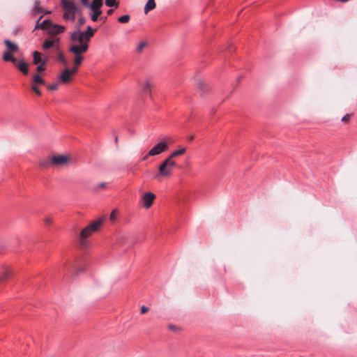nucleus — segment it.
Masks as SVG:
<instances>
[{
    "label": "nucleus",
    "instance_id": "aec40b11",
    "mask_svg": "<svg viewBox=\"0 0 357 357\" xmlns=\"http://www.w3.org/2000/svg\"><path fill=\"white\" fill-rule=\"evenodd\" d=\"M156 6L155 0H148L144 7V13L147 14L149 11L153 10Z\"/></svg>",
    "mask_w": 357,
    "mask_h": 357
},
{
    "label": "nucleus",
    "instance_id": "bb28decb",
    "mask_svg": "<svg viewBox=\"0 0 357 357\" xmlns=\"http://www.w3.org/2000/svg\"><path fill=\"white\" fill-rule=\"evenodd\" d=\"M83 59H84V57L82 55L75 54L74 64L77 66H80Z\"/></svg>",
    "mask_w": 357,
    "mask_h": 357
},
{
    "label": "nucleus",
    "instance_id": "ea45409f",
    "mask_svg": "<svg viewBox=\"0 0 357 357\" xmlns=\"http://www.w3.org/2000/svg\"><path fill=\"white\" fill-rule=\"evenodd\" d=\"M149 311V308L144 305L141 307V313L144 314Z\"/></svg>",
    "mask_w": 357,
    "mask_h": 357
},
{
    "label": "nucleus",
    "instance_id": "e433bc0d",
    "mask_svg": "<svg viewBox=\"0 0 357 357\" xmlns=\"http://www.w3.org/2000/svg\"><path fill=\"white\" fill-rule=\"evenodd\" d=\"M84 271V269L82 268H76L75 271H73V273H72L70 276L74 277V276L77 275L79 273L83 272Z\"/></svg>",
    "mask_w": 357,
    "mask_h": 357
},
{
    "label": "nucleus",
    "instance_id": "a211bd4d",
    "mask_svg": "<svg viewBox=\"0 0 357 357\" xmlns=\"http://www.w3.org/2000/svg\"><path fill=\"white\" fill-rule=\"evenodd\" d=\"M43 17V15H41L39 17V19L38 20L36 25L35 26V29H47V25L50 23V22L47 20H45L43 21L42 22H40V20L42 19Z\"/></svg>",
    "mask_w": 357,
    "mask_h": 357
},
{
    "label": "nucleus",
    "instance_id": "7ed1b4c3",
    "mask_svg": "<svg viewBox=\"0 0 357 357\" xmlns=\"http://www.w3.org/2000/svg\"><path fill=\"white\" fill-rule=\"evenodd\" d=\"M105 220V218H100L92 222L80 232V238L83 241L96 232L100 227Z\"/></svg>",
    "mask_w": 357,
    "mask_h": 357
},
{
    "label": "nucleus",
    "instance_id": "393cba45",
    "mask_svg": "<svg viewBox=\"0 0 357 357\" xmlns=\"http://www.w3.org/2000/svg\"><path fill=\"white\" fill-rule=\"evenodd\" d=\"M47 62V58L44 57L43 61H42V63H40L38 65L36 68V70L38 73H41L42 71H44L45 70V66Z\"/></svg>",
    "mask_w": 357,
    "mask_h": 357
},
{
    "label": "nucleus",
    "instance_id": "b1692460",
    "mask_svg": "<svg viewBox=\"0 0 357 357\" xmlns=\"http://www.w3.org/2000/svg\"><path fill=\"white\" fill-rule=\"evenodd\" d=\"M151 89V84L149 81H146L142 87V92L146 94H150Z\"/></svg>",
    "mask_w": 357,
    "mask_h": 357
},
{
    "label": "nucleus",
    "instance_id": "c756f323",
    "mask_svg": "<svg viewBox=\"0 0 357 357\" xmlns=\"http://www.w3.org/2000/svg\"><path fill=\"white\" fill-rule=\"evenodd\" d=\"M107 188V183L106 182H102V183L98 184L95 187V190L98 191L100 190L105 189Z\"/></svg>",
    "mask_w": 357,
    "mask_h": 357
},
{
    "label": "nucleus",
    "instance_id": "37998d69",
    "mask_svg": "<svg viewBox=\"0 0 357 357\" xmlns=\"http://www.w3.org/2000/svg\"><path fill=\"white\" fill-rule=\"evenodd\" d=\"M113 12H114L113 9H109V10H107V14L108 15H112L113 13Z\"/></svg>",
    "mask_w": 357,
    "mask_h": 357
},
{
    "label": "nucleus",
    "instance_id": "ddd939ff",
    "mask_svg": "<svg viewBox=\"0 0 357 357\" xmlns=\"http://www.w3.org/2000/svg\"><path fill=\"white\" fill-rule=\"evenodd\" d=\"M3 60L6 62H11L15 65L17 62L16 58L13 56V52L6 51L3 54Z\"/></svg>",
    "mask_w": 357,
    "mask_h": 357
},
{
    "label": "nucleus",
    "instance_id": "de8ad7c7",
    "mask_svg": "<svg viewBox=\"0 0 357 357\" xmlns=\"http://www.w3.org/2000/svg\"><path fill=\"white\" fill-rule=\"evenodd\" d=\"M169 328H170L171 330H173L174 328V326L172 325H169Z\"/></svg>",
    "mask_w": 357,
    "mask_h": 357
},
{
    "label": "nucleus",
    "instance_id": "4468645a",
    "mask_svg": "<svg viewBox=\"0 0 357 357\" xmlns=\"http://www.w3.org/2000/svg\"><path fill=\"white\" fill-rule=\"evenodd\" d=\"M102 0H93L91 4H89L88 8L91 10H101L100 8L102 6Z\"/></svg>",
    "mask_w": 357,
    "mask_h": 357
},
{
    "label": "nucleus",
    "instance_id": "5701e85b",
    "mask_svg": "<svg viewBox=\"0 0 357 357\" xmlns=\"http://www.w3.org/2000/svg\"><path fill=\"white\" fill-rule=\"evenodd\" d=\"M32 81H33V84L36 85H37V84L45 85V81L39 75H33V78H32Z\"/></svg>",
    "mask_w": 357,
    "mask_h": 357
},
{
    "label": "nucleus",
    "instance_id": "c9c22d12",
    "mask_svg": "<svg viewBox=\"0 0 357 357\" xmlns=\"http://www.w3.org/2000/svg\"><path fill=\"white\" fill-rule=\"evenodd\" d=\"M57 89H58L57 83H54V84H50L47 86V89H49L50 91H55V90H57Z\"/></svg>",
    "mask_w": 357,
    "mask_h": 357
},
{
    "label": "nucleus",
    "instance_id": "f8f14e48",
    "mask_svg": "<svg viewBox=\"0 0 357 357\" xmlns=\"http://www.w3.org/2000/svg\"><path fill=\"white\" fill-rule=\"evenodd\" d=\"M4 44L6 46L8 52H10L13 53V52H17L19 50L18 46L9 40H5Z\"/></svg>",
    "mask_w": 357,
    "mask_h": 357
},
{
    "label": "nucleus",
    "instance_id": "6ab92c4d",
    "mask_svg": "<svg viewBox=\"0 0 357 357\" xmlns=\"http://www.w3.org/2000/svg\"><path fill=\"white\" fill-rule=\"evenodd\" d=\"M186 151V148L182 147L178 150L174 151L167 158L173 160L174 158L184 154Z\"/></svg>",
    "mask_w": 357,
    "mask_h": 357
},
{
    "label": "nucleus",
    "instance_id": "9b49d317",
    "mask_svg": "<svg viewBox=\"0 0 357 357\" xmlns=\"http://www.w3.org/2000/svg\"><path fill=\"white\" fill-rule=\"evenodd\" d=\"M16 67L24 75H28V73H29L28 64L23 60H20L19 62L17 63V64L16 65Z\"/></svg>",
    "mask_w": 357,
    "mask_h": 357
},
{
    "label": "nucleus",
    "instance_id": "7c9ffc66",
    "mask_svg": "<svg viewBox=\"0 0 357 357\" xmlns=\"http://www.w3.org/2000/svg\"><path fill=\"white\" fill-rule=\"evenodd\" d=\"M80 17L78 19L77 21V29H79L81 26L84 24L86 23V19L82 16V15H79Z\"/></svg>",
    "mask_w": 357,
    "mask_h": 357
},
{
    "label": "nucleus",
    "instance_id": "20e7f679",
    "mask_svg": "<svg viewBox=\"0 0 357 357\" xmlns=\"http://www.w3.org/2000/svg\"><path fill=\"white\" fill-rule=\"evenodd\" d=\"M68 160V158L65 155H56L51 158L50 160L40 162V165L43 167H46L49 165H61L66 163Z\"/></svg>",
    "mask_w": 357,
    "mask_h": 357
},
{
    "label": "nucleus",
    "instance_id": "dca6fc26",
    "mask_svg": "<svg viewBox=\"0 0 357 357\" xmlns=\"http://www.w3.org/2000/svg\"><path fill=\"white\" fill-rule=\"evenodd\" d=\"M43 12L44 9L40 6V2L39 1H36L34 3V8L32 10V15L33 16H37L42 14Z\"/></svg>",
    "mask_w": 357,
    "mask_h": 357
},
{
    "label": "nucleus",
    "instance_id": "72a5a7b5",
    "mask_svg": "<svg viewBox=\"0 0 357 357\" xmlns=\"http://www.w3.org/2000/svg\"><path fill=\"white\" fill-rule=\"evenodd\" d=\"M31 89L38 95V96H41V91L39 89V88L37 86V85L36 84H33L31 86Z\"/></svg>",
    "mask_w": 357,
    "mask_h": 357
},
{
    "label": "nucleus",
    "instance_id": "f3484780",
    "mask_svg": "<svg viewBox=\"0 0 357 357\" xmlns=\"http://www.w3.org/2000/svg\"><path fill=\"white\" fill-rule=\"evenodd\" d=\"M43 59L44 58L42 57L41 54L38 51H34L33 52V63L34 65H38L40 63H42Z\"/></svg>",
    "mask_w": 357,
    "mask_h": 357
},
{
    "label": "nucleus",
    "instance_id": "6e6552de",
    "mask_svg": "<svg viewBox=\"0 0 357 357\" xmlns=\"http://www.w3.org/2000/svg\"><path fill=\"white\" fill-rule=\"evenodd\" d=\"M70 39L75 42H79L80 44L88 43L89 41L85 40V36L81 31H74L70 36Z\"/></svg>",
    "mask_w": 357,
    "mask_h": 357
},
{
    "label": "nucleus",
    "instance_id": "a18cd8bd",
    "mask_svg": "<svg viewBox=\"0 0 357 357\" xmlns=\"http://www.w3.org/2000/svg\"><path fill=\"white\" fill-rule=\"evenodd\" d=\"M51 13H52L51 11L44 10V12L42 14L46 15V14H50Z\"/></svg>",
    "mask_w": 357,
    "mask_h": 357
},
{
    "label": "nucleus",
    "instance_id": "2eb2a0df",
    "mask_svg": "<svg viewBox=\"0 0 357 357\" xmlns=\"http://www.w3.org/2000/svg\"><path fill=\"white\" fill-rule=\"evenodd\" d=\"M97 29H93L91 26H88L86 31H82L85 36V40L90 41Z\"/></svg>",
    "mask_w": 357,
    "mask_h": 357
},
{
    "label": "nucleus",
    "instance_id": "c85d7f7f",
    "mask_svg": "<svg viewBox=\"0 0 357 357\" xmlns=\"http://www.w3.org/2000/svg\"><path fill=\"white\" fill-rule=\"evenodd\" d=\"M130 17L128 15H122L118 18V22L120 23H127L129 22Z\"/></svg>",
    "mask_w": 357,
    "mask_h": 357
},
{
    "label": "nucleus",
    "instance_id": "2f4dec72",
    "mask_svg": "<svg viewBox=\"0 0 357 357\" xmlns=\"http://www.w3.org/2000/svg\"><path fill=\"white\" fill-rule=\"evenodd\" d=\"M352 116L351 114H345L342 118V121L345 123V124H347L349 123L350 121V119H351V116Z\"/></svg>",
    "mask_w": 357,
    "mask_h": 357
},
{
    "label": "nucleus",
    "instance_id": "a19ab883",
    "mask_svg": "<svg viewBox=\"0 0 357 357\" xmlns=\"http://www.w3.org/2000/svg\"><path fill=\"white\" fill-rule=\"evenodd\" d=\"M115 217H116V212H115V211H112V213L110 214V220H114Z\"/></svg>",
    "mask_w": 357,
    "mask_h": 357
},
{
    "label": "nucleus",
    "instance_id": "09e8293b",
    "mask_svg": "<svg viewBox=\"0 0 357 357\" xmlns=\"http://www.w3.org/2000/svg\"><path fill=\"white\" fill-rule=\"evenodd\" d=\"M100 19L105 21L106 20V17H101Z\"/></svg>",
    "mask_w": 357,
    "mask_h": 357
},
{
    "label": "nucleus",
    "instance_id": "58836bf2",
    "mask_svg": "<svg viewBox=\"0 0 357 357\" xmlns=\"http://www.w3.org/2000/svg\"><path fill=\"white\" fill-rule=\"evenodd\" d=\"M53 222V220L51 218H46L45 219V225H50Z\"/></svg>",
    "mask_w": 357,
    "mask_h": 357
},
{
    "label": "nucleus",
    "instance_id": "4c0bfd02",
    "mask_svg": "<svg viewBox=\"0 0 357 357\" xmlns=\"http://www.w3.org/2000/svg\"><path fill=\"white\" fill-rule=\"evenodd\" d=\"M78 67H79V66H75H75H74L73 68H70V73H71L73 75H75V74L77 73V70H78Z\"/></svg>",
    "mask_w": 357,
    "mask_h": 357
},
{
    "label": "nucleus",
    "instance_id": "f704fd0d",
    "mask_svg": "<svg viewBox=\"0 0 357 357\" xmlns=\"http://www.w3.org/2000/svg\"><path fill=\"white\" fill-rule=\"evenodd\" d=\"M58 61L63 63L64 65H66V60L62 53H60L58 56Z\"/></svg>",
    "mask_w": 357,
    "mask_h": 357
},
{
    "label": "nucleus",
    "instance_id": "0eeeda50",
    "mask_svg": "<svg viewBox=\"0 0 357 357\" xmlns=\"http://www.w3.org/2000/svg\"><path fill=\"white\" fill-rule=\"evenodd\" d=\"M155 199V195L153 192H146L142 197L143 206L145 208H149Z\"/></svg>",
    "mask_w": 357,
    "mask_h": 357
},
{
    "label": "nucleus",
    "instance_id": "49530a36",
    "mask_svg": "<svg viewBox=\"0 0 357 357\" xmlns=\"http://www.w3.org/2000/svg\"><path fill=\"white\" fill-rule=\"evenodd\" d=\"M114 140H115V143L117 144H118V136L116 135H114Z\"/></svg>",
    "mask_w": 357,
    "mask_h": 357
},
{
    "label": "nucleus",
    "instance_id": "f03ea898",
    "mask_svg": "<svg viewBox=\"0 0 357 357\" xmlns=\"http://www.w3.org/2000/svg\"><path fill=\"white\" fill-rule=\"evenodd\" d=\"M176 166V162L174 160L167 158L158 167V172L155 175V178L170 177L172 174L173 169Z\"/></svg>",
    "mask_w": 357,
    "mask_h": 357
},
{
    "label": "nucleus",
    "instance_id": "4be33fe9",
    "mask_svg": "<svg viewBox=\"0 0 357 357\" xmlns=\"http://www.w3.org/2000/svg\"><path fill=\"white\" fill-rule=\"evenodd\" d=\"M11 275V270L8 268L4 269L3 273L0 275V282H2L9 278Z\"/></svg>",
    "mask_w": 357,
    "mask_h": 357
},
{
    "label": "nucleus",
    "instance_id": "79ce46f5",
    "mask_svg": "<svg viewBox=\"0 0 357 357\" xmlns=\"http://www.w3.org/2000/svg\"><path fill=\"white\" fill-rule=\"evenodd\" d=\"M80 1L84 6H89V0H80Z\"/></svg>",
    "mask_w": 357,
    "mask_h": 357
},
{
    "label": "nucleus",
    "instance_id": "a878e982",
    "mask_svg": "<svg viewBox=\"0 0 357 357\" xmlns=\"http://www.w3.org/2000/svg\"><path fill=\"white\" fill-rule=\"evenodd\" d=\"M93 14L91 15V19L93 22H96L98 17L101 15L102 10H92Z\"/></svg>",
    "mask_w": 357,
    "mask_h": 357
},
{
    "label": "nucleus",
    "instance_id": "39448f33",
    "mask_svg": "<svg viewBox=\"0 0 357 357\" xmlns=\"http://www.w3.org/2000/svg\"><path fill=\"white\" fill-rule=\"evenodd\" d=\"M169 144L166 142H160L155 144L148 152V155H158L167 151Z\"/></svg>",
    "mask_w": 357,
    "mask_h": 357
},
{
    "label": "nucleus",
    "instance_id": "1a4fd4ad",
    "mask_svg": "<svg viewBox=\"0 0 357 357\" xmlns=\"http://www.w3.org/2000/svg\"><path fill=\"white\" fill-rule=\"evenodd\" d=\"M73 76L70 72V68H66L61 73L59 80L62 84H68L72 81Z\"/></svg>",
    "mask_w": 357,
    "mask_h": 357
},
{
    "label": "nucleus",
    "instance_id": "9d476101",
    "mask_svg": "<svg viewBox=\"0 0 357 357\" xmlns=\"http://www.w3.org/2000/svg\"><path fill=\"white\" fill-rule=\"evenodd\" d=\"M59 38H56L54 40H45L43 44V48L45 50H48L51 47L59 48Z\"/></svg>",
    "mask_w": 357,
    "mask_h": 357
},
{
    "label": "nucleus",
    "instance_id": "473e14b6",
    "mask_svg": "<svg viewBox=\"0 0 357 357\" xmlns=\"http://www.w3.org/2000/svg\"><path fill=\"white\" fill-rule=\"evenodd\" d=\"M146 42H140L138 45L137 46V52H142L144 47H146Z\"/></svg>",
    "mask_w": 357,
    "mask_h": 357
},
{
    "label": "nucleus",
    "instance_id": "cd10ccee",
    "mask_svg": "<svg viewBox=\"0 0 357 357\" xmlns=\"http://www.w3.org/2000/svg\"><path fill=\"white\" fill-rule=\"evenodd\" d=\"M105 5L108 7H118L119 3L116 0H105Z\"/></svg>",
    "mask_w": 357,
    "mask_h": 357
},
{
    "label": "nucleus",
    "instance_id": "f257e3e1",
    "mask_svg": "<svg viewBox=\"0 0 357 357\" xmlns=\"http://www.w3.org/2000/svg\"><path fill=\"white\" fill-rule=\"evenodd\" d=\"M61 5L63 11V18L66 21L74 22L75 15L82 13L74 0H61Z\"/></svg>",
    "mask_w": 357,
    "mask_h": 357
},
{
    "label": "nucleus",
    "instance_id": "423d86ee",
    "mask_svg": "<svg viewBox=\"0 0 357 357\" xmlns=\"http://www.w3.org/2000/svg\"><path fill=\"white\" fill-rule=\"evenodd\" d=\"M89 49V44H80L79 45H72L69 48V52L75 54H79L82 55V53L86 52Z\"/></svg>",
    "mask_w": 357,
    "mask_h": 357
},
{
    "label": "nucleus",
    "instance_id": "c03bdc74",
    "mask_svg": "<svg viewBox=\"0 0 357 357\" xmlns=\"http://www.w3.org/2000/svg\"><path fill=\"white\" fill-rule=\"evenodd\" d=\"M149 156H150V155H148V153H147L146 155H144V156L142 158V160L143 161H144V160H147V159H148V158H149Z\"/></svg>",
    "mask_w": 357,
    "mask_h": 357
},
{
    "label": "nucleus",
    "instance_id": "412c9836",
    "mask_svg": "<svg viewBox=\"0 0 357 357\" xmlns=\"http://www.w3.org/2000/svg\"><path fill=\"white\" fill-rule=\"evenodd\" d=\"M52 32L54 34H59L63 33L66 30V26L59 24H53L52 26Z\"/></svg>",
    "mask_w": 357,
    "mask_h": 357
}]
</instances>
